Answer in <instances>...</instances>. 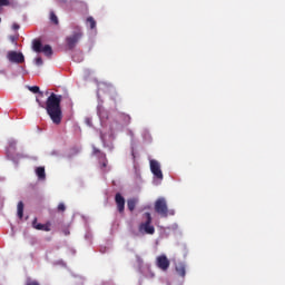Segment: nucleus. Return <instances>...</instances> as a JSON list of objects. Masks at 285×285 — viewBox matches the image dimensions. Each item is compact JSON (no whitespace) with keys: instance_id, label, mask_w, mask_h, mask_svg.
I'll return each mask as SVG.
<instances>
[{"instance_id":"2","label":"nucleus","mask_w":285,"mask_h":285,"mask_svg":"<svg viewBox=\"0 0 285 285\" xmlns=\"http://www.w3.org/2000/svg\"><path fill=\"white\" fill-rule=\"evenodd\" d=\"M145 222L140 223L138 230L145 233V235H155V226H153V216L150 213L144 214Z\"/></svg>"},{"instance_id":"4","label":"nucleus","mask_w":285,"mask_h":285,"mask_svg":"<svg viewBox=\"0 0 285 285\" xmlns=\"http://www.w3.org/2000/svg\"><path fill=\"white\" fill-rule=\"evenodd\" d=\"M155 210L160 217H168V204L166 198H158L155 203Z\"/></svg>"},{"instance_id":"14","label":"nucleus","mask_w":285,"mask_h":285,"mask_svg":"<svg viewBox=\"0 0 285 285\" xmlns=\"http://www.w3.org/2000/svg\"><path fill=\"white\" fill-rule=\"evenodd\" d=\"M41 52H43L46 57H52V47H50V45H46L42 47Z\"/></svg>"},{"instance_id":"11","label":"nucleus","mask_w":285,"mask_h":285,"mask_svg":"<svg viewBox=\"0 0 285 285\" xmlns=\"http://www.w3.org/2000/svg\"><path fill=\"white\" fill-rule=\"evenodd\" d=\"M36 175L41 181L46 180V167H37Z\"/></svg>"},{"instance_id":"19","label":"nucleus","mask_w":285,"mask_h":285,"mask_svg":"<svg viewBox=\"0 0 285 285\" xmlns=\"http://www.w3.org/2000/svg\"><path fill=\"white\" fill-rule=\"evenodd\" d=\"M58 213H66V205L63 203L58 205Z\"/></svg>"},{"instance_id":"10","label":"nucleus","mask_w":285,"mask_h":285,"mask_svg":"<svg viewBox=\"0 0 285 285\" xmlns=\"http://www.w3.org/2000/svg\"><path fill=\"white\" fill-rule=\"evenodd\" d=\"M176 273L179 277H186V265L184 263H178L176 265Z\"/></svg>"},{"instance_id":"15","label":"nucleus","mask_w":285,"mask_h":285,"mask_svg":"<svg viewBox=\"0 0 285 285\" xmlns=\"http://www.w3.org/2000/svg\"><path fill=\"white\" fill-rule=\"evenodd\" d=\"M87 26H89V28L91 30H95L97 28V21H95V18L88 17L87 18Z\"/></svg>"},{"instance_id":"25","label":"nucleus","mask_w":285,"mask_h":285,"mask_svg":"<svg viewBox=\"0 0 285 285\" xmlns=\"http://www.w3.org/2000/svg\"><path fill=\"white\" fill-rule=\"evenodd\" d=\"M102 166H104V167H106V163H105V164H102Z\"/></svg>"},{"instance_id":"7","label":"nucleus","mask_w":285,"mask_h":285,"mask_svg":"<svg viewBox=\"0 0 285 285\" xmlns=\"http://www.w3.org/2000/svg\"><path fill=\"white\" fill-rule=\"evenodd\" d=\"M156 266L160 268V271H168V268H170V261L166 255H160L156 258Z\"/></svg>"},{"instance_id":"3","label":"nucleus","mask_w":285,"mask_h":285,"mask_svg":"<svg viewBox=\"0 0 285 285\" xmlns=\"http://www.w3.org/2000/svg\"><path fill=\"white\" fill-rule=\"evenodd\" d=\"M81 37H83V32L81 31V27H76L73 33L67 37L66 42L69 50H73V48L81 41Z\"/></svg>"},{"instance_id":"16","label":"nucleus","mask_w":285,"mask_h":285,"mask_svg":"<svg viewBox=\"0 0 285 285\" xmlns=\"http://www.w3.org/2000/svg\"><path fill=\"white\" fill-rule=\"evenodd\" d=\"M50 21H51V23H55V26H59V18L55 13V11L50 12Z\"/></svg>"},{"instance_id":"5","label":"nucleus","mask_w":285,"mask_h":285,"mask_svg":"<svg viewBox=\"0 0 285 285\" xmlns=\"http://www.w3.org/2000/svg\"><path fill=\"white\" fill-rule=\"evenodd\" d=\"M7 59L11 63H23L26 61V57H23V53L17 51H8Z\"/></svg>"},{"instance_id":"18","label":"nucleus","mask_w":285,"mask_h":285,"mask_svg":"<svg viewBox=\"0 0 285 285\" xmlns=\"http://www.w3.org/2000/svg\"><path fill=\"white\" fill-rule=\"evenodd\" d=\"M29 90L33 92V95L40 94V97H43V92L39 89V86L29 87Z\"/></svg>"},{"instance_id":"22","label":"nucleus","mask_w":285,"mask_h":285,"mask_svg":"<svg viewBox=\"0 0 285 285\" xmlns=\"http://www.w3.org/2000/svg\"><path fill=\"white\" fill-rule=\"evenodd\" d=\"M9 148H17V141L14 140L9 141Z\"/></svg>"},{"instance_id":"8","label":"nucleus","mask_w":285,"mask_h":285,"mask_svg":"<svg viewBox=\"0 0 285 285\" xmlns=\"http://www.w3.org/2000/svg\"><path fill=\"white\" fill-rule=\"evenodd\" d=\"M115 202L118 213H120V215L124 214V210H126V198L117 193L115 196Z\"/></svg>"},{"instance_id":"24","label":"nucleus","mask_w":285,"mask_h":285,"mask_svg":"<svg viewBox=\"0 0 285 285\" xmlns=\"http://www.w3.org/2000/svg\"><path fill=\"white\" fill-rule=\"evenodd\" d=\"M12 28H13V30H19V24H17V23H14L13 26H12Z\"/></svg>"},{"instance_id":"6","label":"nucleus","mask_w":285,"mask_h":285,"mask_svg":"<svg viewBox=\"0 0 285 285\" xmlns=\"http://www.w3.org/2000/svg\"><path fill=\"white\" fill-rule=\"evenodd\" d=\"M150 170L156 179H164V173L161 171V165L157 160H150Z\"/></svg>"},{"instance_id":"1","label":"nucleus","mask_w":285,"mask_h":285,"mask_svg":"<svg viewBox=\"0 0 285 285\" xmlns=\"http://www.w3.org/2000/svg\"><path fill=\"white\" fill-rule=\"evenodd\" d=\"M61 99L62 96L55 92L47 98L46 105H43L39 98L36 99L40 108H45L47 110V115H49L52 124L56 126H59V124H61V119H63V111H61Z\"/></svg>"},{"instance_id":"9","label":"nucleus","mask_w":285,"mask_h":285,"mask_svg":"<svg viewBox=\"0 0 285 285\" xmlns=\"http://www.w3.org/2000/svg\"><path fill=\"white\" fill-rule=\"evenodd\" d=\"M32 226L36 228V230H45L46 233H50V226H52V224H50V222L46 224L37 223V218H35Z\"/></svg>"},{"instance_id":"17","label":"nucleus","mask_w":285,"mask_h":285,"mask_svg":"<svg viewBox=\"0 0 285 285\" xmlns=\"http://www.w3.org/2000/svg\"><path fill=\"white\" fill-rule=\"evenodd\" d=\"M18 217L19 219H23V202L18 203Z\"/></svg>"},{"instance_id":"12","label":"nucleus","mask_w":285,"mask_h":285,"mask_svg":"<svg viewBox=\"0 0 285 285\" xmlns=\"http://www.w3.org/2000/svg\"><path fill=\"white\" fill-rule=\"evenodd\" d=\"M42 48H43V45H41V40H37V39L33 40L32 49L35 52H41Z\"/></svg>"},{"instance_id":"20","label":"nucleus","mask_w":285,"mask_h":285,"mask_svg":"<svg viewBox=\"0 0 285 285\" xmlns=\"http://www.w3.org/2000/svg\"><path fill=\"white\" fill-rule=\"evenodd\" d=\"M36 66H43V59L41 57L36 58Z\"/></svg>"},{"instance_id":"21","label":"nucleus","mask_w":285,"mask_h":285,"mask_svg":"<svg viewBox=\"0 0 285 285\" xmlns=\"http://www.w3.org/2000/svg\"><path fill=\"white\" fill-rule=\"evenodd\" d=\"M10 6V0H0V7Z\"/></svg>"},{"instance_id":"13","label":"nucleus","mask_w":285,"mask_h":285,"mask_svg":"<svg viewBox=\"0 0 285 285\" xmlns=\"http://www.w3.org/2000/svg\"><path fill=\"white\" fill-rule=\"evenodd\" d=\"M136 206H137V199L130 198L127 200V208H128V210H130V213H132V210H135Z\"/></svg>"},{"instance_id":"23","label":"nucleus","mask_w":285,"mask_h":285,"mask_svg":"<svg viewBox=\"0 0 285 285\" xmlns=\"http://www.w3.org/2000/svg\"><path fill=\"white\" fill-rule=\"evenodd\" d=\"M26 285H39V283L36 281H31V282L27 283Z\"/></svg>"}]
</instances>
